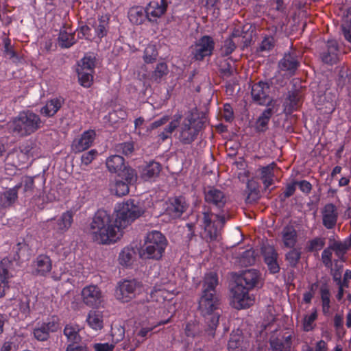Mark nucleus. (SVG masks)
Listing matches in <instances>:
<instances>
[{"label":"nucleus","instance_id":"58836bf2","mask_svg":"<svg viewBox=\"0 0 351 351\" xmlns=\"http://www.w3.org/2000/svg\"><path fill=\"white\" fill-rule=\"evenodd\" d=\"M80 326L77 324H66L64 329V335L69 343H79L81 341Z\"/></svg>","mask_w":351,"mask_h":351},{"label":"nucleus","instance_id":"4c0bfd02","mask_svg":"<svg viewBox=\"0 0 351 351\" xmlns=\"http://www.w3.org/2000/svg\"><path fill=\"white\" fill-rule=\"evenodd\" d=\"M273 114L271 108L265 109L257 119L255 123V129L257 132H265L268 127V123Z\"/></svg>","mask_w":351,"mask_h":351},{"label":"nucleus","instance_id":"aec40b11","mask_svg":"<svg viewBox=\"0 0 351 351\" xmlns=\"http://www.w3.org/2000/svg\"><path fill=\"white\" fill-rule=\"evenodd\" d=\"M250 346V342L247 337H244L242 331L239 329L234 330L230 335L228 342V350L240 349L245 350Z\"/></svg>","mask_w":351,"mask_h":351},{"label":"nucleus","instance_id":"6e6d98bb","mask_svg":"<svg viewBox=\"0 0 351 351\" xmlns=\"http://www.w3.org/2000/svg\"><path fill=\"white\" fill-rule=\"evenodd\" d=\"M115 150L118 153L129 156L134 152V143L132 142L119 143L116 145Z\"/></svg>","mask_w":351,"mask_h":351},{"label":"nucleus","instance_id":"0eeeda50","mask_svg":"<svg viewBox=\"0 0 351 351\" xmlns=\"http://www.w3.org/2000/svg\"><path fill=\"white\" fill-rule=\"evenodd\" d=\"M202 125V122L197 121L193 114L189 112L179 127V141L184 145L191 144L197 138Z\"/></svg>","mask_w":351,"mask_h":351},{"label":"nucleus","instance_id":"393cba45","mask_svg":"<svg viewBox=\"0 0 351 351\" xmlns=\"http://www.w3.org/2000/svg\"><path fill=\"white\" fill-rule=\"evenodd\" d=\"M63 104L64 100L62 98L51 99L47 101L45 105L40 108V113L45 117H52L61 108Z\"/></svg>","mask_w":351,"mask_h":351},{"label":"nucleus","instance_id":"774afa93","mask_svg":"<svg viewBox=\"0 0 351 351\" xmlns=\"http://www.w3.org/2000/svg\"><path fill=\"white\" fill-rule=\"evenodd\" d=\"M88 347L86 343L78 344V343H69L66 351H88Z\"/></svg>","mask_w":351,"mask_h":351},{"label":"nucleus","instance_id":"c9c22d12","mask_svg":"<svg viewBox=\"0 0 351 351\" xmlns=\"http://www.w3.org/2000/svg\"><path fill=\"white\" fill-rule=\"evenodd\" d=\"M161 170L160 163L152 161L143 170L141 177L145 180H149L157 177Z\"/></svg>","mask_w":351,"mask_h":351},{"label":"nucleus","instance_id":"0e129e2a","mask_svg":"<svg viewBox=\"0 0 351 351\" xmlns=\"http://www.w3.org/2000/svg\"><path fill=\"white\" fill-rule=\"evenodd\" d=\"M204 193L206 197H225L224 193L214 187V186H208L204 189Z\"/></svg>","mask_w":351,"mask_h":351},{"label":"nucleus","instance_id":"20e7f679","mask_svg":"<svg viewBox=\"0 0 351 351\" xmlns=\"http://www.w3.org/2000/svg\"><path fill=\"white\" fill-rule=\"evenodd\" d=\"M167 245V239L160 231H149L144 237L143 244L139 250V255L145 259L160 260Z\"/></svg>","mask_w":351,"mask_h":351},{"label":"nucleus","instance_id":"423d86ee","mask_svg":"<svg viewBox=\"0 0 351 351\" xmlns=\"http://www.w3.org/2000/svg\"><path fill=\"white\" fill-rule=\"evenodd\" d=\"M178 293L174 285H164L159 287H154L151 292V299L158 304L159 308L164 309V313H171L175 310L174 298Z\"/></svg>","mask_w":351,"mask_h":351},{"label":"nucleus","instance_id":"c756f323","mask_svg":"<svg viewBox=\"0 0 351 351\" xmlns=\"http://www.w3.org/2000/svg\"><path fill=\"white\" fill-rule=\"evenodd\" d=\"M323 223L328 229L332 228L337 222V213L336 208L332 204L325 206L323 212Z\"/></svg>","mask_w":351,"mask_h":351},{"label":"nucleus","instance_id":"5701e85b","mask_svg":"<svg viewBox=\"0 0 351 351\" xmlns=\"http://www.w3.org/2000/svg\"><path fill=\"white\" fill-rule=\"evenodd\" d=\"M33 268L35 274L44 276L51 270V260L47 255H38L33 262Z\"/></svg>","mask_w":351,"mask_h":351},{"label":"nucleus","instance_id":"09e8293b","mask_svg":"<svg viewBox=\"0 0 351 351\" xmlns=\"http://www.w3.org/2000/svg\"><path fill=\"white\" fill-rule=\"evenodd\" d=\"M341 29L345 38L351 43V7L348 10L343 19Z\"/></svg>","mask_w":351,"mask_h":351},{"label":"nucleus","instance_id":"ddd939ff","mask_svg":"<svg viewBox=\"0 0 351 351\" xmlns=\"http://www.w3.org/2000/svg\"><path fill=\"white\" fill-rule=\"evenodd\" d=\"M83 302L89 307H99L103 302V293L96 285L84 287L81 292Z\"/></svg>","mask_w":351,"mask_h":351},{"label":"nucleus","instance_id":"a878e982","mask_svg":"<svg viewBox=\"0 0 351 351\" xmlns=\"http://www.w3.org/2000/svg\"><path fill=\"white\" fill-rule=\"evenodd\" d=\"M265 262L271 273L276 274L280 270L279 265L277 262L278 254L272 247H265L263 250Z\"/></svg>","mask_w":351,"mask_h":351},{"label":"nucleus","instance_id":"c85d7f7f","mask_svg":"<svg viewBox=\"0 0 351 351\" xmlns=\"http://www.w3.org/2000/svg\"><path fill=\"white\" fill-rule=\"evenodd\" d=\"M86 322L88 326L94 330H101L104 327V316L101 312L91 310L88 312Z\"/></svg>","mask_w":351,"mask_h":351},{"label":"nucleus","instance_id":"8fccbe9b","mask_svg":"<svg viewBox=\"0 0 351 351\" xmlns=\"http://www.w3.org/2000/svg\"><path fill=\"white\" fill-rule=\"evenodd\" d=\"M78 75L79 83L85 88L90 87L93 81V73L82 71H76Z\"/></svg>","mask_w":351,"mask_h":351},{"label":"nucleus","instance_id":"de8ad7c7","mask_svg":"<svg viewBox=\"0 0 351 351\" xmlns=\"http://www.w3.org/2000/svg\"><path fill=\"white\" fill-rule=\"evenodd\" d=\"M271 347L275 351H289L291 346V335L285 337L282 341L277 339H272L270 342Z\"/></svg>","mask_w":351,"mask_h":351},{"label":"nucleus","instance_id":"cd10ccee","mask_svg":"<svg viewBox=\"0 0 351 351\" xmlns=\"http://www.w3.org/2000/svg\"><path fill=\"white\" fill-rule=\"evenodd\" d=\"M281 239L285 247L292 248L297 242V232L292 226H286L281 232Z\"/></svg>","mask_w":351,"mask_h":351},{"label":"nucleus","instance_id":"4be33fe9","mask_svg":"<svg viewBox=\"0 0 351 351\" xmlns=\"http://www.w3.org/2000/svg\"><path fill=\"white\" fill-rule=\"evenodd\" d=\"M187 204L184 199H169L165 212L171 218L180 217L186 210Z\"/></svg>","mask_w":351,"mask_h":351},{"label":"nucleus","instance_id":"e2e57ef3","mask_svg":"<svg viewBox=\"0 0 351 351\" xmlns=\"http://www.w3.org/2000/svg\"><path fill=\"white\" fill-rule=\"evenodd\" d=\"M158 53L155 49L154 46L151 45L147 47L145 50L144 60L147 63H151L156 59Z\"/></svg>","mask_w":351,"mask_h":351},{"label":"nucleus","instance_id":"7ed1b4c3","mask_svg":"<svg viewBox=\"0 0 351 351\" xmlns=\"http://www.w3.org/2000/svg\"><path fill=\"white\" fill-rule=\"evenodd\" d=\"M44 125L45 121L39 114L31 110H24L7 123L6 128L13 136L24 138L34 134Z\"/></svg>","mask_w":351,"mask_h":351},{"label":"nucleus","instance_id":"37998d69","mask_svg":"<svg viewBox=\"0 0 351 351\" xmlns=\"http://www.w3.org/2000/svg\"><path fill=\"white\" fill-rule=\"evenodd\" d=\"M239 36V31L236 30L234 31L230 37L227 38L223 45H222L220 52L221 55L223 56H228L231 54L236 49L235 42L233 40L234 38H236Z\"/></svg>","mask_w":351,"mask_h":351},{"label":"nucleus","instance_id":"412c9836","mask_svg":"<svg viewBox=\"0 0 351 351\" xmlns=\"http://www.w3.org/2000/svg\"><path fill=\"white\" fill-rule=\"evenodd\" d=\"M324 48L320 56L322 61L326 64H333L337 60L339 46L337 40L331 39L324 43Z\"/></svg>","mask_w":351,"mask_h":351},{"label":"nucleus","instance_id":"9b49d317","mask_svg":"<svg viewBox=\"0 0 351 351\" xmlns=\"http://www.w3.org/2000/svg\"><path fill=\"white\" fill-rule=\"evenodd\" d=\"M73 222V213L71 210L64 212L54 222H52L53 229L60 237V239L53 243L55 248H58L60 245H62L63 234L71 227Z\"/></svg>","mask_w":351,"mask_h":351},{"label":"nucleus","instance_id":"5fc2aeb1","mask_svg":"<svg viewBox=\"0 0 351 351\" xmlns=\"http://www.w3.org/2000/svg\"><path fill=\"white\" fill-rule=\"evenodd\" d=\"M119 176L125 179L128 183H134L137 179V175L134 169L125 165Z\"/></svg>","mask_w":351,"mask_h":351},{"label":"nucleus","instance_id":"4468645a","mask_svg":"<svg viewBox=\"0 0 351 351\" xmlns=\"http://www.w3.org/2000/svg\"><path fill=\"white\" fill-rule=\"evenodd\" d=\"M270 86L267 82H259L252 87L251 95L254 101L259 105L268 104L271 99L269 97Z\"/></svg>","mask_w":351,"mask_h":351},{"label":"nucleus","instance_id":"bf43d9fd","mask_svg":"<svg viewBox=\"0 0 351 351\" xmlns=\"http://www.w3.org/2000/svg\"><path fill=\"white\" fill-rule=\"evenodd\" d=\"M98 152L96 149H91L83 154L81 156L82 165L88 166L96 158Z\"/></svg>","mask_w":351,"mask_h":351},{"label":"nucleus","instance_id":"f3484780","mask_svg":"<svg viewBox=\"0 0 351 351\" xmlns=\"http://www.w3.org/2000/svg\"><path fill=\"white\" fill-rule=\"evenodd\" d=\"M300 65L299 57L295 51L286 53L279 61L278 67L281 71H287L293 75Z\"/></svg>","mask_w":351,"mask_h":351},{"label":"nucleus","instance_id":"a211bd4d","mask_svg":"<svg viewBox=\"0 0 351 351\" xmlns=\"http://www.w3.org/2000/svg\"><path fill=\"white\" fill-rule=\"evenodd\" d=\"M95 138L94 130L84 132L81 136L75 138L72 143V149L75 153H80L88 149L93 144Z\"/></svg>","mask_w":351,"mask_h":351},{"label":"nucleus","instance_id":"f8f14e48","mask_svg":"<svg viewBox=\"0 0 351 351\" xmlns=\"http://www.w3.org/2000/svg\"><path fill=\"white\" fill-rule=\"evenodd\" d=\"M215 48V42L210 36H203L198 39L193 50L194 58L196 60H202L205 57L210 56Z\"/></svg>","mask_w":351,"mask_h":351},{"label":"nucleus","instance_id":"72a5a7b5","mask_svg":"<svg viewBox=\"0 0 351 351\" xmlns=\"http://www.w3.org/2000/svg\"><path fill=\"white\" fill-rule=\"evenodd\" d=\"M317 317V310L315 308H313L308 313L304 314L302 319V330L305 332L313 330L315 328Z\"/></svg>","mask_w":351,"mask_h":351},{"label":"nucleus","instance_id":"1a4fd4ad","mask_svg":"<svg viewBox=\"0 0 351 351\" xmlns=\"http://www.w3.org/2000/svg\"><path fill=\"white\" fill-rule=\"evenodd\" d=\"M5 310L10 316L23 319L29 313V299L25 295L17 296L6 301Z\"/></svg>","mask_w":351,"mask_h":351},{"label":"nucleus","instance_id":"338daca9","mask_svg":"<svg viewBox=\"0 0 351 351\" xmlns=\"http://www.w3.org/2000/svg\"><path fill=\"white\" fill-rule=\"evenodd\" d=\"M182 114H176L174 115V119L164 129L165 132L171 135L172 132L178 128Z\"/></svg>","mask_w":351,"mask_h":351},{"label":"nucleus","instance_id":"e433bc0d","mask_svg":"<svg viewBox=\"0 0 351 351\" xmlns=\"http://www.w3.org/2000/svg\"><path fill=\"white\" fill-rule=\"evenodd\" d=\"M219 68L223 78H229L237 73L234 63L232 60L223 59L219 60Z\"/></svg>","mask_w":351,"mask_h":351},{"label":"nucleus","instance_id":"2f4dec72","mask_svg":"<svg viewBox=\"0 0 351 351\" xmlns=\"http://www.w3.org/2000/svg\"><path fill=\"white\" fill-rule=\"evenodd\" d=\"M258 274L255 269H248L243 272L242 276L238 279L237 284H245V288L250 289L253 288L257 282Z\"/></svg>","mask_w":351,"mask_h":351},{"label":"nucleus","instance_id":"13d9d810","mask_svg":"<svg viewBox=\"0 0 351 351\" xmlns=\"http://www.w3.org/2000/svg\"><path fill=\"white\" fill-rule=\"evenodd\" d=\"M274 47V38L272 36L265 37L262 40L258 51H269Z\"/></svg>","mask_w":351,"mask_h":351},{"label":"nucleus","instance_id":"6e6552de","mask_svg":"<svg viewBox=\"0 0 351 351\" xmlns=\"http://www.w3.org/2000/svg\"><path fill=\"white\" fill-rule=\"evenodd\" d=\"M141 284L135 280H124L119 282L115 289L114 295L121 302H128L141 291Z\"/></svg>","mask_w":351,"mask_h":351},{"label":"nucleus","instance_id":"49530a36","mask_svg":"<svg viewBox=\"0 0 351 351\" xmlns=\"http://www.w3.org/2000/svg\"><path fill=\"white\" fill-rule=\"evenodd\" d=\"M134 252L133 249L126 247H124L119 255V263L124 267L130 266L134 258Z\"/></svg>","mask_w":351,"mask_h":351},{"label":"nucleus","instance_id":"603ef678","mask_svg":"<svg viewBox=\"0 0 351 351\" xmlns=\"http://www.w3.org/2000/svg\"><path fill=\"white\" fill-rule=\"evenodd\" d=\"M112 194L118 197L126 195L129 192L128 185L122 181H117L111 188Z\"/></svg>","mask_w":351,"mask_h":351},{"label":"nucleus","instance_id":"4d7b16f0","mask_svg":"<svg viewBox=\"0 0 351 351\" xmlns=\"http://www.w3.org/2000/svg\"><path fill=\"white\" fill-rule=\"evenodd\" d=\"M34 336L38 341H46L49 338V333L41 324L34 328Z\"/></svg>","mask_w":351,"mask_h":351},{"label":"nucleus","instance_id":"9d476101","mask_svg":"<svg viewBox=\"0 0 351 351\" xmlns=\"http://www.w3.org/2000/svg\"><path fill=\"white\" fill-rule=\"evenodd\" d=\"M248 291L242 284H237L232 289V304L235 308H245L253 304L254 299L249 295Z\"/></svg>","mask_w":351,"mask_h":351},{"label":"nucleus","instance_id":"052dcab7","mask_svg":"<svg viewBox=\"0 0 351 351\" xmlns=\"http://www.w3.org/2000/svg\"><path fill=\"white\" fill-rule=\"evenodd\" d=\"M330 249L335 252V255L339 259H341L346 251L345 245L339 242H334L330 245Z\"/></svg>","mask_w":351,"mask_h":351},{"label":"nucleus","instance_id":"bb28decb","mask_svg":"<svg viewBox=\"0 0 351 351\" xmlns=\"http://www.w3.org/2000/svg\"><path fill=\"white\" fill-rule=\"evenodd\" d=\"M109 21L110 16L108 15H102L91 25L92 27L95 29L96 36L99 40L107 35L109 29Z\"/></svg>","mask_w":351,"mask_h":351},{"label":"nucleus","instance_id":"c03bdc74","mask_svg":"<svg viewBox=\"0 0 351 351\" xmlns=\"http://www.w3.org/2000/svg\"><path fill=\"white\" fill-rule=\"evenodd\" d=\"M274 166L275 163L272 162L261 169V179L262 180L265 189L269 188L273 184L274 176L273 170Z\"/></svg>","mask_w":351,"mask_h":351},{"label":"nucleus","instance_id":"f03ea898","mask_svg":"<svg viewBox=\"0 0 351 351\" xmlns=\"http://www.w3.org/2000/svg\"><path fill=\"white\" fill-rule=\"evenodd\" d=\"M200 226L204 229V238L207 242L217 239L219 231L226 223L223 199H205Z\"/></svg>","mask_w":351,"mask_h":351},{"label":"nucleus","instance_id":"a19ab883","mask_svg":"<svg viewBox=\"0 0 351 351\" xmlns=\"http://www.w3.org/2000/svg\"><path fill=\"white\" fill-rule=\"evenodd\" d=\"M74 33H69L64 29H60L58 43L61 48H69L76 43Z\"/></svg>","mask_w":351,"mask_h":351},{"label":"nucleus","instance_id":"f704fd0d","mask_svg":"<svg viewBox=\"0 0 351 351\" xmlns=\"http://www.w3.org/2000/svg\"><path fill=\"white\" fill-rule=\"evenodd\" d=\"M218 284V278L216 273L210 271L205 274L203 281L202 293H215V287Z\"/></svg>","mask_w":351,"mask_h":351},{"label":"nucleus","instance_id":"3c124183","mask_svg":"<svg viewBox=\"0 0 351 351\" xmlns=\"http://www.w3.org/2000/svg\"><path fill=\"white\" fill-rule=\"evenodd\" d=\"M13 250L16 254V256L14 257L16 258V261L17 259L26 258L29 254V247L24 241L19 242L16 246L14 247Z\"/></svg>","mask_w":351,"mask_h":351},{"label":"nucleus","instance_id":"2eb2a0df","mask_svg":"<svg viewBox=\"0 0 351 351\" xmlns=\"http://www.w3.org/2000/svg\"><path fill=\"white\" fill-rule=\"evenodd\" d=\"M112 341L110 343H96L93 345L95 351H113L115 345L125 336V329L121 326H115L111 329Z\"/></svg>","mask_w":351,"mask_h":351},{"label":"nucleus","instance_id":"69168bd1","mask_svg":"<svg viewBox=\"0 0 351 351\" xmlns=\"http://www.w3.org/2000/svg\"><path fill=\"white\" fill-rule=\"evenodd\" d=\"M321 298L322 301V308L324 313L328 311L330 308V293L328 289H322Z\"/></svg>","mask_w":351,"mask_h":351},{"label":"nucleus","instance_id":"f257e3e1","mask_svg":"<svg viewBox=\"0 0 351 351\" xmlns=\"http://www.w3.org/2000/svg\"><path fill=\"white\" fill-rule=\"evenodd\" d=\"M146 210L141 199H125L114 208V221L110 213L99 210L90 224L92 239L99 244L110 245L123 237V230L141 217Z\"/></svg>","mask_w":351,"mask_h":351},{"label":"nucleus","instance_id":"6ab92c4d","mask_svg":"<svg viewBox=\"0 0 351 351\" xmlns=\"http://www.w3.org/2000/svg\"><path fill=\"white\" fill-rule=\"evenodd\" d=\"M16 265H17L16 258L12 260L8 257H5L0 261V280L1 282H10V279L16 274L14 269Z\"/></svg>","mask_w":351,"mask_h":351},{"label":"nucleus","instance_id":"680f3d73","mask_svg":"<svg viewBox=\"0 0 351 351\" xmlns=\"http://www.w3.org/2000/svg\"><path fill=\"white\" fill-rule=\"evenodd\" d=\"M200 332L199 326L197 323L189 322L185 328V333L188 337H195Z\"/></svg>","mask_w":351,"mask_h":351},{"label":"nucleus","instance_id":"473e14b6","mask_svg":"<svg viewBox=\"0 0 351 351\" xmlns=\"http://www.w3.org/2000/svg\"><path fill=\"white\" fill-rule=\"evenodd\" d=\"M128 19L132 24H143L147 19L145 8L139 6L131 8L128 12Z\"/></svg>","mask_w":351,"mask_h":351},{"label":"nucleus","instance_id":"39448f33","mask_svg":"<svg viewBox=\"0 0 351 351\" xmlns=\"http://www.w3.org/2000/svg\"><path fill=\"white\" fill-rule=\"evenodd\" d=\"M219 300L214 293H202L199 300V310L201 314L205 317V321L208 325L206 332L208 335L214 336L220 317V313L217 311L219 307Z\"/></svg>","mask_w":351,"mask_h":351},{"label":"nucleus","instance_id":"dca6fc26","mask_svg":"<svg viewBox=\"0 0 351 351\" xmlns=\"http://www.w3.org/2000/svg\"><path fill=\"white\" fill-rule=\"evenodd\" d=\"M167 7V0H160L158 1H151L145 8L147 20L151 23H156L166 12Z\"/></svg>","mask_w":351,"mask_h":351},{"label":"nucleus","instance_id":"a18cd8bd","mask_svg":"<svg viewBox=\"0 0 351 351\" xmlns=\"http://www.w3.org/2000/svg\"><path fill=\"white\" fill-rule=\"evenodd\" d=\"M95 57L92 54H86L78 63L76 71L94 72Z\"/></svg>","mask_w":351,"mask_h":351},{"label":"nucleus","instance_id":"79ce46f5","mask_svg":"<svg viewBox=\"0 0 351 351\" xmlns=\"http://www.w3.org/2000/svg\"><path fill=\"white\" fill-rule=\"evenodd\" d=\"M300 98L295 92L289 93L284 103V112L288 114H291L299 106Z\"/></svg>","mask_w":351,"mask_h":351},{"label":"nucleus","instance_id":"ea45409f","mask_svg":"<svg viewBox=\"0 0 351 351\" xmlns=\"http://www.w3.org/2000/svg\"><path fill=\"white\" fill-rule=\"evenodd\" d=\"M3 55L14 64H18L22 61V58L14 50L11 45V40L8 38L3 39Z\"/></svg>","mask_w":351,"mask_h":351},{"label":"nucleus","instance_id":"864d4df0","mask_svg":"<svg viewBox=\"0 0 351 351\" xmlns=\"http://www.w3.org/2000/svg\"><path fill=\"white\" fill-rule=\"evenodd\" d=\"M168 71L167 64L165 62H160L156 65L152 74V78L155 82H160L161 78L167 75Z\"/></svg>","mask_w":351,"mask_h":351},{"label":"nucleus","instance_id":"b1692460","mask_svg":"<svg viewBox=\"0 0 351 351\" xmlns=\"http://www.w3.org/2000/svg\"><path fill=\"white\" fill-rule=\"evenodd\" d=\"M34 180L32 178H25L23 182L16 184L14 187L6 189L3 192L4 197H17L19 194L28 192L32 189Z\"/></svg>","mask_w":351,"mask_h":351},{"label":"nucleus","instance_id":"7c9ffc66","mask_svg":"<svg viewBox=\"0 0 351 351\" xmlns=\"http://www.w3.org/2000/svg\"><path fill=\"white\" fill-rule=\"evenodd\" d=\"M106 165L110 172L118 175L125 165V160L119 155H112L106 159Z\"/></svg>","mask_w":351,"mask_h":351}]
</instances>
